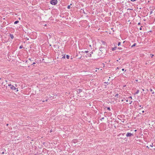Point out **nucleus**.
<instances>
[{
    "label": "nucleus",
    "mask_w": 155,
    "mask_h": 155,
    "mask_svg": "<svg viewBox=\"0 0 155 155\" xmlns=\"http://www.w3.org/2000/svg\"><path fill=\"white\" fill-rule=\"evenodd\" d=\"M133 133H133L127 132L126 134V136L129 138H133L134 137V135Z\"/></svg>",
    "instance_id": "1"
},
{
    "label": "nucleus",
    "mask_w": 155,
    "mask_h": 155,
    "mask_svg": "<svg viewBox=\"0 0 155 155\" xmlns=\"http://www.w3.org/2000/svg\"><path fill=\"white\" fill-rule=\"evenodd\" d=\"M104 48H100L99 50L98 55L100 56H101L102 54L103 53L104 51Z\"/></svg>",
    "instance_id": "2"
},
{
    "label": "nucleus",
    "mask_w": 155,
    "mask_h": 155,
    "mask_svg": "<svg viewBox=\"0 0 155 155\" xmlns=\"http://www.w3.org/2000/svg\"><path fill=\"white\" fill-rule=\"evenodd\" d=\"M57 0H51L50 1V3L52 5H55L57 3Z\"/></svg>",
    "instance_id": "3"
},
{
    "label": "nucleus",
    "mask_w": 155,
    "mask_h": 155,
    "mask_svg": "<svg viewBox=\"0 0 155 155\" xmlns=\"http://www.w3.org/2000/svg\"><path fill=\"white\" fill-rule=\"evenodd\" d=\"M8 86L10 87V88L11 89L14 90H15L16 89V88H15V87L13 85H12L11 84H8Z\"/></svg>",
    "instance_id": "4"
},
{
    "label": "nucleus",
    "mask_w": 155,
    "mask_h": 155,
    "mask_svg": "<svg viewBox=\"0 0 155 155\" xmlns=\"http://www.w3.org/2000/svg\"><path fill=\"white\" fill-rule=\"evenodd\" d=\"M124 134H125V133L120 134L118 135V136L120 138H121L122 139L125 140L126 138H124L122 137V136H124Z\"/></svg>",
    "instance_id": "5"
},
{
    "label": "nucleus",
    "mask_w": 155,
    "mask_h": 155,
    "mask_svg": "<svg viewBox=\"0 0 155 155\" xmlns=\"http://www.w3.org/2000/svg\"><path fill=\"white\" fill-rule=\"evenodd\" d=\"M82 91V89H78L77 90V92L78 93H80Z\"/></svg>",
    "instance_id": "6"
},
{
    "label": "nucleus",
    "mask_w": 155,
    "mask_h": 155,
    "mask_svg": "<svg viewBox=\"0 0 155 155\" xmlns=\"http://www.w3.org/2000/svg\"><path fill=\"white\" fill-rule=\"evenodd\" d=\"M10 37H11V39H13V38L14 37V36H13V35L10 34Z\"/></svg>",
    "instance_id": "7"
},
{
    "label": "nucleus",
    "mask_w": 155,
    "mask_h": 155,
    "mask_svg": "<svg viewBox=\"0 0 155 155\" xmlns=\"http://www.w3.org/2000/svg\"><path fill=\"white\" fill-rule=\"evenodd\" d=\"M19 22V21H16L14 22V24H17Z\"/></svg>",
    "instance_id": "8"
},
{
    "label": "nucleus",
    "mask_w": 155,
    "mask_h": 155,
    "mask_svg": "<svg viewBox=\"0 0 155 155\" xmlns=\"http://www.w3.org/2000/svg\"><path fill=\"white\" fill-rule=\"evenodd\" d=\"M116 48H117L116 47L112 48V51H114V50H115L116 49Z\"/></svg>",
    "instance_id": "9"
},
{
    "label": "nucleus",
    "mask_w": 155,
    "mask_h": 155,
    "mask_svg": "<svg viewBox=\"0 0 155 155\" xmlns=\"http://www.w3.org/2000/svg\"><path fill=\"white\" fill-rule=\"evenodd\" d=\"M119 94H117L115 95V97L117 98H118Z\"/></svg>",
    "instance_id": "10"
},
{
    "label": "nucleus",
    "mask_w": 155,
    "mask_h": 155,
    "mask_svg": "<svg viewBox=\"0 0 155 155\" xmlns=\"http://www.w3.org/2000/svg\"><path fill=\"white\" fill-rule=\"evenodd\" d=\"M136 43L134 44L131 47H133L134 46H136Z\"/></svg>",
    "instance_id": "11"
},
{
    "label": "nucleus",
    "mask_w": 155,
    "mask_h": 155,
    "mask_svg": "<svg viewBox=\"0 0 155 155\" xmlns=\"http://www.w3.org/2000/svg\"><path fill=\"white\" fill-rule=\"evenodd\" d=\"M139 92V90H137V91L136 92L135 94H137Z\"/></svg>",
    "instance_id": "12"
},
{
    "label": "nucleus",
    "mask_w": 155,
    "mask_h": 155,
    "mask_svg": "<svg viewBox=\"0 0 155 155\" xmlns=\"http://www.w3.org/2000/svg\"><path fill=\"white\" fill-rule=\"evenodd\" d=\"M70 58V56L69 55H66V58L68 59H69Z\"/></svg>",
    "instance_id": "13"
},
{
    "label": "nucleus",
    "mask_w": 155,
    "mask_h": 155,
    "mask_svg": "<svg viewBox=\"0 0 155 155\" xmlns=\"http://www.w3.org/2000/svg\"><path fill=\"white\" fill-rule=\"evenodd\" d=\"M91 53L89 54L88 55V56L89 57H91Z\"/></svg>",
    "instance_id": "14"
},
{
    "label": "nucleus",
    "mask_w": 155,
    "mask_h": 155,
    "mask_svg": "<svg viewBox=\"0 0 155 155\" xmlns=\"http://www.w3.org/2000/svg\"><path fill=\"white\" fill-rule=\"evenodd\" d=\"M70 8H71V7H70V5H69L67 7V8L68 9H69Z\"/></svg>",
    "instance_id": "15"
},
{
    "label": "nucleus",
    "mask_w": 155,
    "mask_h": 155,
    "mask_svg": "<svg viewBox=\"0 0 155 155\" xmlns=\"http://www.w3.org/2000/svg\"><path fill=\"white\" fill-rule=\"evenodd\" d=\"M23 47V46L22 45H21L19 47V48L21 49V48H22Z\"/></svg>",
    "instance_id": "16"
},
{
    "label": "nucleus",
    "mask_w": 155,
    "mask_h": 155,
    "mask_svg": "<svg viewBox=\"0 0 155 155\" xmlns=\"http://www.w3.org/2000/svg\"><path fill=\"white\" fill-rule=\"evenodd\" d=\"M120 44H121V43L120 42H119L118 43V45L119 46L120 45Z\"/></svg>",
    "instance_id": "17"
},
{
    "label": "nucleus",
    "mask_w": 155,
    "mask_h": 155,
    "mask_svg": "<svg viewBox=\"0 0 155 155\" xmlns=\"http://www.w3.org/2000/svg\"><path fill=\"white\" fill-rule=\"evenodd\" d=\"M107 109L109 110H110V107H107Z\"/></svg>",
    "instance_id": "18"
},
{
    "label": "nucleus",
    "mask_w": 155,
    "mask_h": 155,
    "mask_svg": "<svg viewBox=\"0 0 155 155\" xmlns=\"http://www.w3.org/2000/svg\"><path fill=\"white\" fill-rule=\"evenodd\" d=\"M84 52H85L86 53H87L88 52V51H85Z\"/></svg>",
    "instance_id": "19"
},
{
    "label": "nucleus",
    "mask_w": 155,
    "mask_h": 155,
    "mask_svg": "<svg viewBox=\"0 0 155 155\" xmlns=\"http://www.w3.org/2000/svg\"><path fill=\"white\" fill-rule=\"evenodd\" d=\"M47 79V78H44L43 79V80H46V79Z\"/></svg>",
    "instance_id": "20"
},
{
    "label": "nucleus",
    "mask_w": 155,
    "mask_h": 155,
    "mask_svg": "<svg viewBox=\"0 0 155 155\" xmlns=\"http://www.w3.org/2000/svg\"><path fill=\"white\" fill-rule=\"evenodd\" d=\"M142 26H141L140 28V30H142Z\"/></svg>",
    "instance_id": "21"
},
{
    "label": "nucleus",
    "mask_w": 155,
    "mask_h": 155,
    "mask_svg": "<svg viewBox=\"0 0 155 155\" xmlns=\"http://www.w3.org/2000/svg\"><path fill=\"white\" fill-rule=\"evenodd\" d=\"M118 49H120V50H121V49H122V48H121V47H119V48H118Z\"/></svg>",
    "instance_id": "22"
},
{
    "label": "nucleus",
    "mask_w": 155,
    "mask_h": 155,
    "mask_svg": "<svg viewBox=\"0 0 155 155\" xmlns=\"http://www.w3.org/2000/svg\"><path fill=\"white\" fill-rule=\"evenodd\" d=\"M129 98H130L131 99H132V97L131 96H130L129 97H128Z\"/></svg>",
    "instance_id": "23"
},
{
    "label": "nucleus",
    "mask_w": 155,
    "mask_h": 155,
    "mask_svg": "<svg viewBox=\"0 0 155 155\" xmlns=\"http://www.w3.org/2000/svg\"><path fill=\"white\" fill-rule=\"evenodd\" d=\"M150 91H151V92H152V91H153V90H152V89H151V88H150Z\"/></svg>",
    "instance_id": "24"
},
{
    "label": "nucleus",
    "mask_w": 155,
    "mask_h": 155,
    "mask_svg": "<svg viewBox=\"0 0 155 155\" xmlns=\"http://www.w3.org/2000/svg\"><path fill=\"white\" fill-rule=\"evenodd\" d=\"M150 55H151V57L152 58V57H153V56H154V55H153V54H151Z\"/></svg>",
    "instance_id": "25"
},
{
    "label": "nucleus",
    "mask_w": 155,
    "mask_h": 155,
    "mask_svg": "<svg viewBox=\"0 0 155 155\" xmlns=\"http://www.w3.org/2000/svg\"><path fill=\"white\" fill-rule=\"evenodd\" d=\"M65 58V56H63L62 57V58Z\"/></svg>",
    "instance_id": "26"
},
{
    "label": "nucleus",
    "mask_w": 155,
    "mask_h": 155,
    "mask_svg": "<svg viewBox=\"0 0 155 155\" xmlns=\"http://www.w3.org/2000/svg\"><path fill=\"white\" fill-rule=\"evenodd\" d=\"M130 101V104H131L132 102V101Z\"/></svg>",
    "instance_id": "27"
},
{
    "label": "nucleus",
    "mask_w": 155,
    "mask_h": 155,
    "mask_svg": "<svg viewBox=\"0 0 155 155\" xmlns=\"http://www.w3.org/2000/svg\"><path fill=\"white\" fill-rule=\"evenodd\" d=\"M152 13V11H151L150 12V14H151Z\"/></svg>",
    "instance_id": "28"
},
{
    "label": "nucleus",
    "mask_w": 155,
    "mask_h": 155,
    "mask_svg": "<svg viewBox=\"0 0 155 155\" xmlns=\"http://www.w3.org/2000/svg\"><path fill=\"white\" fill-rule=\"evenodd\" d=\"M140 22H139V23H138V25H140Z\"/></svg>",
    "instance_id": "29"
},
{
    "label": "nucleus",
    "mask_w": 155,
    "mask_h": 155,
    "mask_svg": "<svg viewBox=\"0 0 155 155\" xmlns=\"http://www.w3.org/2000/svg\"><path fill=\"white\" fill-rule=\"evenodd\" d=\"M35 64V62H34L32 64Z\"/></svg>",
    "instance_id": "30"
},
{
    "label": "nucleus",
    "mask_w": 155,
    "mask_h": 155,
    "mask_svg": "<svg viewBox=\"0 0 155 155\" xmlns=\"http://www.w3.org/2000/svg\"><path fill=\"white\" fill-rule=\"evenodd\" d=\"M122 71H124V69L123 68V69H122Z\"/></svg>",
    "instance_id": "31"
},
{
    "label": "nucleus",
    "mask_w": 155,
    "mask_h": 155,
    "mask_svg": "<svg viewBox=\"0 0 155 155\" xmlns=\"http://www.w3.org/2000/svg\"><path fill=\"white\" fill-rule=\"evenodd\" d=\"M104 119V117H103L101 118V119Z\"/></svg>",
    "instance_id": "32"
},
{
    "label": "nucleus",
    "mask_w": 155,
    "mask_h": 155,
    "mask_svg": "<svg viewBox=\"0 0 155 155\" xmlns=\"http://www.w3.org/2000/svg\"><path fill=\"white\" fill-rule=\"evenodd\" d=\"M154 94V92L153 91L152 92V94Z\"/></svg>",
    "instance_id": "33"
},
{
    "label": "nucleus",
    "mask_w": 155,
    "mask_h": 155,
    "mask_svg": "<svg viewBox=\"0 0 155 155\" xmlns=\"http://www.w3.org/2000/svg\"><path fill=\"white\" fill-rule=\"evenodd\" d=\"M8 124H6V126H8Z\"/></svg>",
    "instance_id": "34"
},
{
    "label": "nucleus",
    "mask_w": 155,
    "mask_h": 155,
    "mask_svg": "<svg viewBox=\"0 0 155 155\" xmlns=\"http://www.w3.org/2000/svg\"><path fill=\"white\" fill-rule=\"evenodd\" d=\"M126 102H128V100H126Z\"/></svg>",
    "instance_id": "35"
},
{
    "label": "nucleus",
    "mask_w": 155,
    "mask_h": 155,
    "mask_svg": "<svg viewBox=\"0 0 155 155\" xmlns=\"http://www.w3.org/2000/svg\"><path fill=\"white\" fill-rule=\"evenodd\" d=\"M150 146H151V147H153L152 145H150Z\"/></svg>",
    "instance_id": "36"
},
{
    "label": "nucleus",
    "mask_w": 155,
    "mask_h": 155,
    "mask_svg": "<svg viewBox=\"0 0 155 155\" xmlns=\"http://www.w3.org/2000/svg\"><path fill=\"white\" fill-rule=\"evenodd\" d=\"M136 81L137 82L138 81V80H136Z\"/></svg>",
    "instance_id": "37"
},
{
    "label": "nucleus",
    "mask_w": 155,
    "mask_h": 155,
    "mask_svg": "<svg viewBox=\"0 0 155 155\" xmlns=\"http://www.w3.org/2000/svg\"><path fill=\"white\" fill-rule=\"evenodd\" d=\"M4 153V152H2V154H3Z\"/></svg>",
    "instance_id": "38"
},
{
    "label": "nucleus",
    "mask_w": 155,
    "mask_h": 155,
    "mask_svg": "<svg viewBox=\"0 0 155 155\" xmlns=\"http://www.w3.org/2000/svg\"><path fill=\"white\" fill-rule=\"evenodd\" d=\"M147 148H149L148 147V146H147Z\"/></svg>",
    "instance_id": "39"
},
{
    "label": "nucleus",
    "mask_w": 155,
    "mask_h": 155,
    "mask_svg": "<svg viewBox=\"0 0 155 155\" xmlns=\"http://www.w3.org/2000/svg\"><path fill=\"white\" fill-rule=\"evenodd\" d=\"M91 53V54H92V53H93V52H91V53Z\"/></svg>",
    "instance_id": "40"
},
{
    "label": "nucleus",
    "mask_w": 155,
    "mask_h": 155,
    "mask_svg": "<svg viewBox=\"0 0 155 155\" xmlns=\"http://www.w3.org/2000/svg\"><path fill=\"white\" fill-rule=\"evenodd\" d=\"M137 131V130H134V131H135H135Z\"/></svg>",
    "instance_id": "41"
},
{
    "label": "nucleus",
    "mask_w": 155,
    "mask_h": 155,
    "mask_svg": "<svg viewBox=\"0 0 155 155\" xmlns=\"http://www.w3.org/2000/svg\"><path fill=\"white\" fill-rule=\"evenodd\" d=\"M19 20H20V19H21V18H19Z\"/></svg>",
    "instance_id": "42"
},
{
    "label": "nucleus",
    "mask_w": 155,
    "mask_h": 155,
    "mask_svg": "<svg viewBox=\"0 0 155 155\" xmlns=\"http://www.w3.org/2000/svg\"><path fill=\"white\" fill-rule=\"evenodd\" d=\"M142 90H143V91H144V89H142Z\"/></svg>",
    "instance_id": "43"
},
{
    "label": "nucleus",
    "mask_w": 155,
    "mask_h": 155,
    "mask_svg": "<svg viewBox=\"0 0 155 155\" xmlns=\"http://www.w3.org/2000/svg\"><path fill=\"white\" fill-rule=\"evenodd\" d=\"M29 60H30V61L31 60V59H30V58H29Z\"/></svg>",
    "instance_id": "44"
},
{
    "label": "nucleus",
    "mask_w": 155,
    "mask_h": 155,
    "mask_svg": "<svg viewBox=\"0 0 155 155\" xmlns=\"http://www.w3.org/2000/svg\"><path fill=\"white\" fill-rule=\"evenodd\" d=\"M140 107H141V105H140Z\"/></svg>",
    "instance_id": "45"
}]
</instances>
